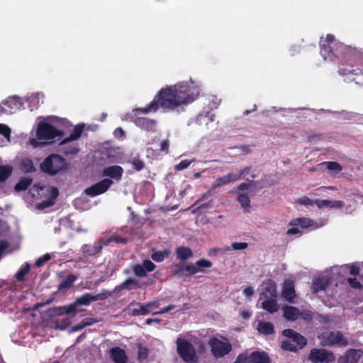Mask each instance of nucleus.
<instances>
[{
    "mask_svg": "<svg viewBox=\"0 0 363 363\" xmlns=\"http://www.w3.org/2000/svg\"><path fill=\"white\" fill-rule=\"evenodd\" d=\"M59 191L56 187H51L50 191V197L49 199L52 200L55 202V200L58 196Z\"/></svg>",
    "mask_w": 363,
    "mask_h": 363,
    "instance_id": "58",
    "label": "nucleus"
},
{
    "mask_svg": "<svg viewBox=\"0 0 363 363\" xmlns=\"http://www.w3.org/2000/svg\"><path fill=\"white\" fill-rule=\"evenodd\" d=\"M282 334L285 337L294 340V343L297 346L298 349L302 348L306 344V338L291 329L283 330Z\"/></svg>",
    "mask_w": 363,
    "mask_h": 363,
    "instance_id": "18",
    "label": "nucleus"
},
{
    "mask_svg": "<svg viewBox=\"0 0 363 363\" xmlns=\"http://www.w3.org/2000/svg\"><path fill=\"white\" fill-rule=\"evenodd\" d=\"M113 135L116 138L123 140L125 138V133L123 129L121 127L116 128L113 132Z\"/></svg>",
    "mask_w": 363,
    "mask_h": 363,
    "instance_id": "47",
    "label": "nucleus"
},
{
    "mask_svg": "<svg viewBox=\"0 0 363 363\" xmlns=\"http://www.w3.org/2000/svg\"><path fill=\"white\" fill-rule=\"evenodd\" d=\"M308 359L313 363H331L335 360V357L332 351L313 348L310 351Z\"/></svg>",
    "mask_w": 363,
    "mask_h": 363,
    "instance_id": "9",
    "label": "nucleus"
},
{
    "mask_svg": "<svg viewBox=\"0 0 363 363\" xmlns=\"http://www.w3.org/2000/svg\"><path fill=\"white\" fill-rule=\"evenodd\" d=\"M131 284H138V281L133 279H128L120 285L119 289H130L129 286Z\"/></svg>",
    "mask_w": 363,
    "mask_h": 363,
    "instance_id": "50",
    "label": "nucleus"
},
{
    "mask_svg": "<svg viewBox=\"0 0 363 363\" xmlns=\"http://www.w3.org/2000/svg\"><path fill=\"white\" fill-rule=\"evenodd\" d=\"M82 322H83V324H84V328H85L86 326H89V325H93L94 323H97L98 320L94 319V318H84V320H82Z\"/></svg>",
    "mask_w": 363,
    "mask_h": 363,
    "instance_id": "61",
    "label": "nucleus"
},
{
    "mask_svg": "<svg viewBox=\"0 0 363 363\" xmlns=\"http://www.w3.org/2000/svg\"><path fill=\"white\" fill-rule=\"evenodd\" d=\"M131 164L133 167L137 171H140L144 167V164L142 160H131Z\"/></svg>",
    "mask_w": 363,
    "mask_h": 363,
    "instance_id": "54",
    "label": "nucleus"
},
{
    "mask_svg": "<svg viewBox=\"0 0 363 363\" xmlns=\"http://www.w3.org/2000/svg\"><path fill=\"white\" fill-rule=\"evenodd\" d=\"M329 284V279L325 277H318L315 279L312 282L311 291L316 294L318 291H324Z\"/></svg>",
    "mask_w": 363,
    "mask_h": 363,
    "instance_id": "20",
    "label": "nucleus"
},
{
    "mask_svg": "<svg viewBox=\"0 0 363 363\" xmlns=\"http://www.w3.org/2000/svg\"><path fill=\"white\" fill-rule=\"evenodd\" d=\"M237 201L240 204L243 211L245 213L250 212V200L247 194H239L237 196Z\"/></svg>",
    "mask_w": 363,
    "mask_h": 363,
    "instance_id": "29",
    "label": "nucleus"
},
{
    "mask_svg": "<svg viewBox=\"0 0 363 363\" xmlns=\"http://www.w3.org/2000/svg\"><path fill=\"white\" fill-rule=\"evenodd\" d=\"M320 48L325 60L339 62L338 73L345 81L363 84V70L359 67L362 55L356 48L336 40L332 34L321 38Z\"/></svg>",
    "mask_w": 363,
    "mask_h": 363,
    "instance_id": "1",
    "label": "nucleus"
},
{
    "mask_svg": "<svg viewBox=\"0 0 363 363\" xmlns=\"http://www.w3.org/2000/svg\"><path fill=\"white\" fill-rule=\"evenodd\" d=\"M51 258L50 255L49 254H46L44 256L38 258L35 262V265L37 267H41L43 266L46 262L50 260Z\"/></svg>",
    "mask_w": 363,
    "mask_h": 363,
    "instance_id": "49",
    "label": "nucleus"
},
{
    "mask_svg": "<svg viewBox=\"0 0 363 363\" xmlns=\"http://www.w3.org/2000/svg\"><path fill=\"white\" fill-rule=\"evenodd\" d=\"M54 201L50 199H48L46 201H43L41 203H38L37 206V208L39 210H43L48 207L52 206L54 204Z\"/></svg>",
    "mask_w": 363,
    "mask_h": 363,
    "instance_id": "48",
    "label": "nucleus"
},
{
    "mask_svg": "<svg viewBox=\"0 0 363 363\" xmlns=\"http://www.w3.org/2000/svg\"><path fill=\"white\" fill-rule=\"evenodd\" d=\"M231 246L233 250H241L246 249L248 244L247 242H233Z\"/></svg>",
    "mask_w": 363,
    "mask_h": 363,
    "instance_id": "52",
    "label": "nucleus"
},
{
    "mask_svg": "<svg viewBox=\"0 0 363 363\" xmlns=\"http://www.w3.org/2000/svg\"><path fill=\"white\" fill-rule=\"evenodd\" d=\"M176 343L177 352L184 361L189 363L198 362L199 357L191 343L182 337H178Z\"/></svg>",
    "mask_w": 363,
    "mask_h": 363,
    "instance_id": "6",
    "label": "nucleus"
},
{
    "mask_svg": "<svg viewBox=\"0 0 363 363\" xmlns=\"http://www.w3.org/2000/svg\"><path fill=\"white\" fill-rule=\"evenodd\" d=\"M257 330L261 333L269 335L274 333V326L271 323L259 322L257 325Z\"/></svg>",
    "mask_w": 363,
    "mask_h": 363,
    "instance_id": "31",
    "label": "nucleus"
},
{
    "mask_svg": "<svg viewBox=\"0 0 363 363\" xmlns=\"http://www.w3.org/2000/svg\"><path fill=\"white\" fill-rule=\"evenodd\" d=\"M143 266L144 267L146 272H152L155 269V265L150 260L144 261Z\"/></svg>",
    "mask_w": 363,
    "mask_h": 363,
    "instance_id": "55",
    "label": "nucleus"
},
{
    "mask_svg": "<svg viewBox=\"0 0 363 363\" xmlns=\"http://www.w3.org/2000/svg\"><path fill=\"white\" fill-rule=\"evenodd\" d=\"M247 354L242 353L238 356L236 360L233 363H246Z\"/></svg>",
    "mask_w": 363,
    "mask_h": 363,
    "instance_id": "62",
    "label": "nucleus"
},
{
    "mask_svg": "<svg viewBox=\"0 0 363 363\" xmlns=\"http://www.w3.org/2000/svg\"><path fill=\"white\" fill-rule=\"evenodd\" d=\"M111 241H113L115 242H117V243H119V242H122V243H125L126 242V240L121 236H112L106 242H109Z\"/></svg>",
    "mask_w": 363,
    "mask_h": 363,
    "instance_id": "56",
    "label": "nucleus"
},
{
    "mask_svg": "<svg viewBox=\"0 0 363 363\" xmlns=\"http://www.w3.org/2000/svg\"><path fill=\"white\" fill-rule=\"evenodd\" d=\"M13 168L9 164H0V184H3L11 176Z\"/></svg>",
    "mask_w": 363,
    "mask_h": 363,
    "instance_id": "27",
    "label": "nucleus"
},
{
    "mask_svg": "<svg viewBox=\"0 0 363 363\" xmlns=\"http://www.w3.org/2000/svg\"><path fill=\"white\" fill-rule=\"evenodd\" d=\"M190 164V162H186V160L182 161L179 164L175 167L177 170H182L186 168Z\"/></svg>",
    "mask_w": 363,
    "mask_h": 363,
    "instance_id": "64",
    "label": "nucleus"
},
{
    "mask_svg": "<svg viewBox=\"0 0 363 363\" xmlns=\"http://www.w3.org/2000/svg\"><path fill=\"white\" fill-rule=\"evenodd\" d=\"M0 135L9 140L11 136L10 128L5 124L0 123Z\"/></svg>",
    "mask_w": 363,
    "mask_h": 363,
    "instance_id": "43",
    "label": "nucleus"
},
{
    "mask_svg": "<svg viewBox=\"0 0 363 363\" xmlns=\"http://www.w3.org/2000/svg\"><path fill=\"white\" fill-rule=\"evenodd\" d=\"M248 171H249V168H245L243 170L239 172L238 173L228 174L227 176H230V177L229 178V182H230L231 181L237 180L239 177H240L242 175L245 174V172H247Z\"/></svg>",
    "mask_w": 363,
    "mask_h": 363,
    "instance_id": "46",
    "label": "nucleus"
},
{
    "mask_svg": "<svg viewBox=\"0 0 363 363\" xmlns=\"http://www.w3.org/2000/svg\"><path fill=\"white\" fill-rule=\"evenodd\" d=\"M3 104L6 108L1 107V111L9 114H13L17 111L21 110L23 107V103L18 96H10L7 99L3 101Z\"/></svg>",
    "mask_w": 363,
    "mask_h": 363,
    "instance_id": "13",
    "label": "nucleus"
},
{
    "mask_svg": "<svg viewBox=\"0 0 363 363\" xmlns=\"http://www.w3.org/2000/svg\"><path fill=\"white\" fill-rule=\"evenodd\" d=\"M112 295V292L108 290H102L101 293L96 295L91 294H85L78 297L76 300V304L79 306H89L91 302L96 301H103L109 298Z\"/></svg>",
    "mask_w": 363,
    "mask_h": 363,
    "instance_id": "10",
    "label": "nucleus"
},
{
    "mask_svg": "<svg viewBox=\"0 0 363 363\" xmlns=\"http://www.w3.org/2000/svg\"><path fill=\"white\" fill-rule=\"evenodd\" d=\"M77 277L73 274L67 276L65 279L58 286V290L62 291L68 289L76 281Z\"/></svg>",
    "mask_w": 363,
    "mask_h": 363,
    "instance_id": "32",
    "label": "nucleus"
},
{
    "mask_svg": "<svg viewBox=\"0 0 363 363\" xmlns=\"http://www.w3.org/2000/svg\"><path fill=\"white\" fill-rule=\"evenodd\" d=\"M320 167H325L330 174H336L342 170V167L336 162H324L319 164Z\"/></svg>",
    "mask_w": 363,
    "mask_h": 363,
    "instance_id": "30",
    "label": "nucleus"
},
{
    "mask_svg": "<svg viewBox=\"0 0 363 363\" xmlns=\"http://www.w3.org/2000/svg\"><path fill=\"white\" fill-rule=\"evenodd\" d=\"M295 225H299L301 228H307L313 225V221L309 218H301L295 221Z\"/></svg>",
    "mask_w": 363,
    "mask_h": 363,
    "instance_id": "38",
    "label": "nucleus"
},
{
    "mask_svg": "<svg viewBox=\"0 0 363 363\" xmlns=\"http://www.w3.org/2000/svg\"><path fill=\"white\" fill-rule=\"evenodd\" d=\"M318 337L323 346L345 347L349 344L348 339L340 331H325Z\"/></svg>",
    "mask_w": 363,
    "mask_h": 363,
    "instance_id": "4",
    "label": "nucleus"
},
{
    "mask_svg": "<svg viewBox=\"0 0 363 363\" xmlns=\"http://www.w3.org/2000/svg\"><path fill=\"white\" fill-rule=\"evenodd\" d=\"M284 316L289 320H296L300 315L299 310L294 306H285L283 307Z\"/></svg>",
    "mask_w": 363,
    "mask_h": 363,
    "instance_id": "25",
    "label": "nucleus"
},
{
    "mask_svg": "<svg viewBox=\"0 0 363 363\" xmlns=\"http://www.w3.org/2000/svg\"><path fill=\"white\" fill-rule=\"evenodd\" d=\"M133 272L138 277H144L147 275V272L143 265H135L133 268Z\"/></svg>",
    "mask_w": 363,
    "mask_h": 363,
    "instance_id": "44",
    "label": "nucleus"
},
{
    "mask_svg": "<svg viewBox=\"0 0 363 363\" xmlns=\"http://www.w3.org/2000/svg\"><path fill=\"white\" fill-rule=\"evenodd\" d=\"M314 203L317 205L319 208H341L344 206V203L341 201H331V200H319L316 199L314 201Z\"/></svg>",
    "mask_w": 363,
    "mask_h": 363,
    "instance_id": "23",
    "label": "nucleus"
},
{
    "mask_svg": "<svg viewBox=\"0 0 363 363\" xmlns=\"http://www.w3.org/2000/svg\"><path fill=\"white\" fill-rule=\"evenodd\" d=\"M176 254L177 259L181 261L187 260L193 257V252L189 247H179L176 249Z\"/></svg>",
    "mask_w": 363,
    "mask_h": 363,
    "instance_id": "28",
    "label": "nucleus"
},
{
    "mask_svg": "<svg viewBox=\"0 0 363 363\" xmlns=\"http://www.w3.org/2000/svg\"><path fill=\"white\" fill-rule=\"evenodd\" d=\"M21 169L25 172H30L35 170L32 160H23L21 163Z\"/></svg>",
    "mask_w": 363,
    "mask_h": 363,
    "instance_id": "39",
    "label": "nucleus"
},
{
    "mask_svg": "<svg viewBox=\"0 0 363 363\" xmlns=\"http://www.w3.org/2000/svg\"><path fill=\"white\" fill-rule=\"evenodd\" d=\"M123 174V169L120 166H111L106 167L103 171V175L109 177L117 181L121 179Z\"/></svg>",
    "mask_w": 363,
    "mask_h": 363,
    "instance_id": "22",
    "label": "nucleus"
},
{
    "mask_svg": "<svg viewBox=\"0 0 363 363\" xmlns=\"http://www.w3.org/2000/svg\"><path fill=\"white\" fill-rule=\"evenodd\" d=\"M32 179L29 178H23L18 182L14 189L16 191H24L31 184Z\"/></svg>",
    "mask_w": 363,
    "mask_h": 363,
    "instance_id": "33",
    "label": "nucleus"
},
{
    "mask_svg": "<svg viewBox=\"0 0 363 363\" xmlns=\"http://www.w3.org/2000/svg\"><path fill=\"white\" fill-rule=\"evenodd\" d=\"M169 255V251L165 250L163 252H156L152 255V259L155 262H161L162 261L165 257H167Z\"/></svg>",
    "mask_w": 363,
    "mask_h": 363,
    "instance_id": "40",
    "label": "nucleus"
},
{
    "mask_svg": "<svg viewBox=\"0 0 363 363\" xmlns=\"http://www.w3.org/2000/svg\"><path fill=\"white\" fill-rule=\"evenodd\" d=\"M281 296L289 303H294L296 298L295 284L292 279L284 281L281 289Z\"/></svg>",
    "mask_w": 363,
    "mask_h": 363,
    "instance_id": "14",
    "label": "nucleus"
},
{
    "mask_svg": "<svg viewBox=\"0 0 363 363\" xmlns=\"http://www.w3.org/2000/svg\"><path fill=\"white\" fill-rule=\"evenodd\" d=\"M113 181L110 179H104L101 182L91 186L84 190V193L89 196H95L106 192L112 185Z\"/></svg>",
    "mask_w": 363,
    "mask_h": 363,
    "instance_id": "12",
    "label": "nucleus"
},
{
    "mask_svg": "<svg viewBox=\"0 0 363 363\" xmlns=\"http://www.w3.org/2000/svg\"><path fill=\"white\" fill-rule=\"evenodd\" d=\"M29 269H30V265L28 264H26V267L23 269L19 270L16 273V279L18 281L23 280L24 276L28 272Z\"/></svg>",
    "mask_w": 363,
    "mask_h": 363,
    "instance_id": "45",
    "label": "nucleus"
},
{
    "mask_svg": "<svg viewBox=\"0 0 363 363\" xmlns=\"http://www.w3.org/2000/svg\"><path fill=\"white\" fill-rule=\"evenodd\" d=\"M362 353L360 350L350 349L338 357L337 363H358Z\"/></svg>",
    "mask_w": 363,
    "mask_h": 363,
    "instance_id": "16",
    "label": "nucleus"
},
{
    "mask_svg": "<svg viewBox=\"0 0 363 363\" xmlns=\"http://www.w3.org/2000/svg\"><path fill=\"white\" fill-rule=\"evenodd\" d=\"M208 345L211 348V354L216 359L223 358L232 351V345L226 339L222 340L213 337L209 340Z\"/></svg>",
    "mask_w": 363,
    "mask_h": 363,
    "instance_id": "8",
    "label": "nucleus"
},
{
    "mask_svg": "<svg viewBox=\"0 0 363 363\" xmlns=\"http://www.w3.org/2000/svg\"><path fill=\"white\" fill-rule=\"evenodd\" d=\"M136 126L146 132L155 133L157 130V121L146 117H137L134 120Z\"/></svg>",
    "mask_w": 363,
    "mask_h": 363,
    "instance_id": "15",
    "label": "nucleus"
},
{
    "mask_svg": "<svg viewBox=\"0 0 363 363\" xmlns=\"http://www.w3.org/2000/svg\"><path fill=\"white\" fill-rule=\"evenodd\" d=\"M200 90L193 82H183L174 86L161 89L153 100L145 108H135V116L155 113L160 108L174 110L184 104H189L199 96Z\"/></svg>",
    "mask_w": 363,
    "mask_h": 363,
    "instance_id": "2",
    "label": "nucleus"
},
{
    "mask_svg": "<svg viewBox=\"0 0 363 363\" xmlns=\"http://www.w3.org/2000/svg\"><path fill=\"white\" fill-rule=\"evenodd\" d=\"M111 359L115 363H126L127 356L124 350L116 347H113L109 351Z\"/></svg>",
    "mask_w": 363,
    "mask_h": 363,
    "instance_id": "19",
    "label": "nucleus"
},
{
    "mask_svg": "<svg viewBox=\"0 0 363 363\" xmlns=\"http://www.w3.org/2000/svg\"><path fill=\"white\" fill-rule=\"evenodd\" d=\"M103 245L99 242H96L93 249L90 252V255H93L99 252L102 250Z\"/></svg>",
    "mask_w": 363,
    "mask_h": 363,
    "instance_id": "59",
    "label": "nucleus"
},
{
    "mask_svg": "<svg viewBox=\"0 0 363 363\" xmlns=\"http://www.w3.org/2000/svg\"><path fill=\"white\" fill-rule=\"evenodd\" d=\"M296 202L301 205H312L314 203V201L310 199L306 196L298 199Z\"/></svg>",
    "mask_w": 363,
    "mask_h": 363,
    "instance_id": "53",
    "label": "nucleus"
},
{
    "mask_svg": "<svg viewBox=\"0 0 363 363\" xmlns=\"http://www.w3.org/2000/svg\"><path fill=\"white\" fill-rule=\"evenodd\" d=\"M264 284V290L260 294L259 300L270 297L276 298L277 296L276 283L271 279H268Z\"/></svg>",
    "mask_w": 363,
    "mask_h": 363,
    "instance_id": "17",
    "label": "nucleus"
},
{
    "mask_svg": "<svg viewBox=\"0 0 363 363\" xmlns=\"http://www.w3.org/2000/svg\"><path fill=\"white\" fill-rule=\"evenodd\" d=\"M281 348L284 350L288 351H297L298 348L296 344L294 343V340H291V338H289L286 340H284L281 343Z\"/></svg>",
    "mask_w": 363,
    "mask_h": 363,
    "instance_id": "34",
    "label": "nucleus"
},
{
    "mask_svg": "<svg viewBox=\"0 0 363 363\" xmlns=\"http://www.w3.org/2000/svg\"><path fill=\"white\" fill-rule=\"evenodd\" d=\"M78 306L76 304L74 301L73 303H71L68 306H62V310H64L63 312H57V315H61L63 314H71L75 313L77 312V308Z\"/></svg>",
    "mask_w": 363,
    "mask_h": 363,
    "instance_id": "35",
    "label": "nucleus"
},
{
    "mask_svg": "<svg viewBox=\"0 0 363 363\" xmlns=\"http://www.w3.org/2000/svg\"><path fill=\"white\" fill-rule=\"evenodd\" d=\"M262 300V308L267 312L273 313L279 310V306L276 301V298H265Z\"/></svg>",
    "mask_w": 363,
    "mask_h": 363,
    "instance_id": "21",
    "label": "nucleus"
},
{
    "mask_svg": "<svg viewBox=\"0 0 363 363\" xmlns=\"http://www.w3.org/2000/svg\"><path fill=\"white\" fill-rule=\"evenodd\" d=\"M200 272H203V269H199L192 263H189L184 266L185 277L193 275Z\"/></svg>",
    "mask_w": 363,
    "mask_h": 363,
    "instance_id": "36",
    "label": "nucleus"
},
{
    "mask_svg": "<svg viewBox=\"0 0 363 363\" xmlns=\"http://www.w3.org/2000/svg\"><path fill=\"white\" fill-rule=\"evenodd\" d=\"M65 160H43L40 167L41 171L53 175L66 168Z\"/></svg>",
    "mask_w": 363,
    "mask_h": 363,
    "instance_id": "11",
    "label": "nucleus"
},
{
    "mask_svg": "<svg viewBox=\"0 0 363 363\" xmlns=\"http://www.w3.org/2000/svg\"><path fill=\"white\" fill-rule=\"evenodd\" d=\"M230 176H225L223 177L218 178L213 184L212 189H215L219 186L225 185L229 183V178Z\"/></svg>",
    "mask_w": 363,
    "mask_h": 363,
    "instance_id": "37",
    "label": "nucleus"
},
{
    "mask_svg": "<svg viewBox=\"0 0 363 363\" xmlns=\"http://www.w3.org/2000/svg\"><path fill=\"white\" fill-rule=\"evenodd\" d=\"M129 313L132 315H147V310L143 307V304L140 303H131L128 307Z\"/></svg>",
    "mask_w": 363,
    "mask_h": 363,
    "instance_id": "26",
    "label": "nucleus"
},
{
    "mask_svg": "<svg viewBox=\"0 0 363 363\" xmlns=\"http://www.w3.org/2000/svg\"><path fill=\"white\" fill-rule=\"evenodd\" d=\"M194 266H196L199 269H202V268H210L212 267V262L209 260L205 259H201L194 264Z\"/></svg>",
    "mask_w": 363,
    "mask_h": 363,
    "instance_id": "41",
    "label": "nucleus"
},
{
    "mask_svg": "<svg viewBox=\"0 0 363 363\" xmlns=\"http://www.w3.org/2000/svg\"><path fill=\"white\" fill-rule=\"evenodd\" d=\"M65 135L64 131L57 129L47 122H40L36 128V137L39 140H51L58 138L60 140Z\"/></svg>",
    "mask_w": 363,
    "mask_h": 363,
    "instance_id": "5",
    "label": "nucleus"
},
{
    "mask_svg": "<svg viewBox=\"0 0 363 363\" xmlns=\"http://www.w3.org/2000/svg\"><path fill=\"white\" fill-rule=\"evenodd\" d=\"M96 153L98 154L99 159H122L123 157L121 148L109 141L98 145Z\"/></svg>",
    "mask_w": 363,
    "mask_h": 363,
    "instance_id": "7",
    "label": "nucleus"
},
{
    "mask_svg": "<svg viewBox=\"0 0 363 363\" xmlns=\"http://www.w3.org/2000/svg\"><path fill=\"white\" fill-rule=\"evenodd\" d=\"M269 357L264 352H254L248 357L246 363H266Z\"/></svg>",
    "mask_w": 363,
    "mask_h": 363,
    "instance_id": "24",
    "label": "nucleus"
},
{
    "mask_svg": "<svg viewBox=\"0 0 363 363\" xmlns=\"http://www.w3.org/2000/svg\"><path fill=\"white\" fill-rule=\"evenodd\" d=\"M169 148V141L168 140H165L161 142L160 150L162 152H167Z\"/></svg>",
    "mask_w": 363,
    "mask_h": 363,
    "instance_id": "63",
    "label": "nucleus"
},
{
    "mask_svg": "<svg viewBox=\"0 0 363 363\" xmlns=\"http://www.w3.org/2000/svg\"><path fill=\"white\" fill-rule=\"evenodd\" d=\"M71 322L68 319L62 320L60 324H58L56 328L60 330L66 329L69 325Z\"/></svg>",
    "mask_w": 363,
    "mask_h": 363,
    "instance_id": "57",
    "label": "nucleus"
},
{
    "mask_svg": "<svg viewBox=\"0 0 363 363\" xmlns=\"http://www.w3.org/2000/svg\"><path fill=\"white\" fill-rule=\"evenodd\" d=\"M173 273L179 277H185L184 265L182 264H175L174 266Z\"/></svg>",
    "mask_w": 363,
    "mask_h": 363,
    "instance_id": "42",
    "label": "nucleus"
},
{
    "mask_svg": "<svg viewBox=\"0 0 363 363\" xmlns=\"http://www.w3.org/2000/svg\"><path fill=\"white\" fill-rule=\"evenodd\" d=\"M148 355V350L146 347L139 346L138 358L140 360L145 359Z\"/></svg>",
    "mask_w": 363,
    "mask_h": 363,
    "instance_id": "51",
    "label": "nucleus"
},
{
    "mask_svg": "<svg viewBox=\"0 0 363 363\" xmlns=\"http://www.w3.org/2000/svg\"><path fill=\"white\" fill-rule=\"evenodd\" d=\"M175 308V306L174 305H169L168 306L162 308L161 311H155V312H153L152 314L153 315H157V314H163L164 313H167V312H169L171 310L174 309Z\"/></svg>",
    "mask_w": 363,
    "mask_h": 363,
    "instance_id": "60",
    "label": "nucleus"
},
{
    "mask_svg": "<svg viewBox=\"0 0 363 363\" xmlns=\"http://www.w3.org/2000/svg\"><path fill=\"white\" fill-rule=\"evenodd\" d=\"M84 129V124L75 125L70 135L59 143L57 152L67 157L76 156L81 150L77 140L82 136Z\"/></svg>",
    "mask_w": 363,
    "mask_h": 363,
    "instance_id": "3",
    "label": "nucleus"
}]
</instances>
